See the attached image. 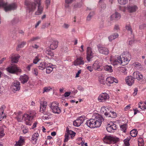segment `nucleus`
<instances>
[{"mask_svg":"<svg viewBox=\"0 0 146 146\" xmlns=\"http://www.w3.org/2000/svg\"><path fill=\"white\" fill-rule=\"evenodd\" d=\"M110 17L111 20H117L120 18V15L119 13L115 12V13L111 15Z\"/></svg>","mask_w":146,"mask_h":146,"instance_id":"23","label":"nucleus"},{"mask_svg":"<svg viewBox=\"0 0 146 146\" xmlns=\"http://www.w3.org/2000/svg\"><path fill=\"white\" fill-rule=\"evenodd\" d=\"M113 77H109L107 78L106 81L109 84H112L114 82L113 81Z\"/></svg>","mask_w":146,"mask_h":146,"instance_id":"34","label":"nucleus"},{"mask_svg":"<svg viewBox=\"0 0 146 146\" xmlns=\"http://www.w3.org/2000/svg\"><path fill=\"white\" fill-rule=\"evenodd\" d=\"M58 103L55 102L51 103L49 104V106L50 107L53 112L58 114H59L61 112V110L58 107Z\"/></svg>","mask_w":146,"mask_h":146,"instance_id":"6","label":"nucleus"},{"mask_svg":"<svg viewBox=\"0 0 146 146\" xmlns=\"http://www.w3.org/2000/svg\"><path fill=\"white\" fill-rule=\"evenodd\" d=\"M120 70L121 72L124 73L126 72V69L125 67H121L120 68Z\"/></svg>","mask_w":146,"mask_h":146,"instance_id":"52","label":"nucleus"},{"mask_svg":"<svg viewBox=\"0 0 146 146\" xmlns=\"http://www.w3.org/2000/svg\"><path fill=\"white\" fill-rule=\"evenodd\" d=\"M46 67V73L47 74H49L53 70V68L51 67L48 66Z\"/></svg>","mask_w":146,"mask_h":146,"instance_id":"41","label":"nucleus"},{"mask_svg":"<svg viewBox=\"0 0 146 146\" xmlns=\"http://www.w3.org/2000/svg\"><path fill=\"white\" fill-rule=\"evenodd\" d=\"M47 106V102L44 101L40 103V111L43 113L46 110V107Z\"/></svg>","mask_w":146,"mask_h":146,"instance_id":"20","label":"nucleus"},{"mask_svg":"<svg viewBox=\"0 0 146 146\" xmlns=\"http://www.w3.org/2000/svg\"><path fill=\"white\" fill-rule=\"evenodd\" d=\"M133 76L134 79H136L138 80H140L143 78L142 75L137 71L134 72Z\"/></svg>","mask_w":146,"mask_h":146,"instance_id":"19","label":"nucleus"},{"mask_svg":"<svg viewBox=\"0 0 146 146\" xmlns=\"http://www.w3.org/2000/svg\"><path fill=\"white\" fill-rule=\"evenodd\" d=\"M112 35L113 37L114 38V39H115L116 38H117L119 36L118 34L116 33H114Z\"/></svg>","mask_w":146,"mask_h":146,"instance_id":"57","label":"nucleus"},{"mask_svg":"<svg viewBox=\"0 0 146 146\" xmlns=\"http://www.w3.org/2000/svg\"><path fill=\"white\" fill-rule=\"evenodd\" d=\"M71 93L70 92H66L64 94V96L65 97L68 96Z\"/></svg>","mask_w":146,"mask_h":146,"instance_id":"64","label":"nucleus"},{"mask_svg":"<svg viewBox=\"0 0 146 146\" xmlns=\"http://www.w3.org/2000/svg\"><path fill=\"white\" fill-rule=\"evenodd\" d=\"M41 0H35V1L37 3L38 5V10L35 12V14L36 15H40L42 13L43 10V7L41 5Z\"/></svg>","mask_w":146,"mask_h":146,"instance_id":"14","label":"nucleus"},{"mask_svg":"<svg viewBox=\"0 0 146 146\" xmlns=\"http://www.w3.org/2000/svg\"><path fill=\"white\" fill-rule=\"evenodd\" d=\"M31 139L33 144H36V143L37 140V138L33 136Z\"/></svg>","mask_w":146,"mask_h":146,"instance_id":"50","label":"nucleus"},{"mask_svg":"<svg viewBox=\"0 0 146 146\" xmlns=\"http://www.w3.org/2000/svg\"><path fill=\"white\" fill-rule=\"evenodd\" d=\"M119 138L111 136H106L104 139V141L107 143H115L118 141Z\"/></svg>","mask_w":146,"mask_h":146,"instance_id":"10","label":"nucleus"},{"mask_svg":"<svg viewBox=\"0 0 146 146\" xmlns=\"http://www.w3.org/2000/svg\"><path fill=\"white\" fill-rule=\"evenodd\" d=\"M24 142L23 139L21 138H20L18 142H16L15 146H20Z\"/></svg>","mask_w":146,"mask_h":146,"instance_id":"39","label":"nucleus"},{"mask_svg":"<svg viewBox=\"0 0 146 146\" xmlns=\"http://www.w3.org/2000/svg\"><path fill=\"white\" fill-rule=\"evenodd\" d=\"M45 52L46 55H47V56H48V58L54 56L53 53L49 48H47Z\"/></svg>","mask_w":146,"mask_h":146,"instance_id":"27","label":"nucleus"},{"mask_svg":"<svg viewBox=\"0 0 146 146\" xmlns=\"http://www.w3.org/2000/svg\"><path fill=\"white\" fill-rule=\"evenodd\" d=\"M33 73L35 74L36 76H37L38 74V71L37 69L35 68L33 70Z\"/></svg>","mask_w":146,"mask_h":146,"instance_id":"61","label":"nucleus"},{"mask_svg":"<svg viewBox=\"0 0 146 146\" xmlns=\"http://www.w3.org/2000/svg\"><path fill=\"white\" fill-rule=\"evenodd\" d=\"M109 95L106 93H102L98 98V100L100 102H104L109 98Z\"/></svg>","mask_w":146,"mask_h":146,"instance_id":"11","label":"nucleus"},{"mask_svg":"<svg viewBox=\"0 0 146 146\" xmlns=\"http://www.w3.org/2000/svg\"><path fill=\"white\" fill-rule=\"evenodd\" d=\"M20 82L15 81L12 83L11 88L12 91L15 92L16 91H19L20 89Z\"/></svg>","mask_w":146,"mask_h":146,"instance_id":"9","label":"nucleus"},{"mask_svg":"<svg viewBox=\"0 0 146 146\" xmlns=\"http://www.w3.org/2000/svg\"><path fill=\"white\" fill-rule=\"evenodd\" d=\"M104 121L103 117L97 113L92 116V118L87 121L85 124L91 128L99 127Z\"/></svg>","mask_w":146,"mask_h":146,"instance_id":"1","label":"nucleus"},{"mask_svg":"<svg viewBox=\"0 0 146 146\" xmlns=\"http://www.w3.org/2000/svg\"><path fill=\"white\" fill-rule=\"evenodd\" d=\"M75 0H65V7L66 8H68L70 4H71Z\"/></svg>","mask_w":146,"mask_h":146,"instance_id":"29","label":"nucleus"},{"mask_svg":"<svg viewBox=\"0 0 146 146\" xmlns=\"http://www.w3.org/2000/svg\"><path fill=\"white\" fill-rule=\"evenodd\" d=\"M94 14V12H90L87 17L86 20L87 21H90L92 17Z\"/></svg>","mask_w":146,"mask_h":146,"instance_id":"35","label":"nucleus"},{"mask_svg":"<svg viewBox=\"0 0 146 146\" xmlns=\"http://www.w3.org/2000/svg\"><path fill=\"white\" fill-rule=\"evenodd\" d=\"M138 92V89L137 88H135L134 89V92L133 94L134 96H136Z\"/></svg>","mask_w":146,"mask_h":146,"instance_id":"59","label":"nucleus"},{"mask_svg":"<svg viewBox=\"0 0 146 146\" xmlns=\"http://www.w3.org/2000/svg\"><path fill=\"white\" fill-rule=\"evenodd\" d=\"M17 5L15 3H12L8 4L3 0H0V8H3L6 12L11 11H13L17 9Z\"/></svg>","mask_w":146,"mask_h":146,"instance_id":"3","label":"nucleus"},{"mask_svg":"<svg viewBox=\"0 0 146 146\" xmlns=\"http://www.w3.org/2000/svg\"><path fill=\"white\" fill-rule=\"evenodd\" d=\"M20 80L22 83L24 84L27 82L28 80L29 77L26 75L21 76L20 78Z\"/></svg>","mask_w":146,"mask_h":146,"instance_id":"24","label":"nucleus"},{"mask_svg":"<svg viewBox=\"0 0 146 146\" xmlns=\"http://www.w3.org/2000/svg\"><path fill=\"white\" fill-rule=\"evenodd\" d=\"M73 125L75 126L76 127H79L80 125L78 124V123L77 121H76V120L74 121Z\"/></svg>","mask_w":146,"mask_h":146,"instance_id":"55","label":"nucleus"},{"mask_svg":"<svg viewBox=\"0 0 146 146\" xmlns=\"http://www.w3.org/2000/svg\"><path fill=\"white\" fill-rule=\"evenodd\" d=\"M30 2L27 0L25 1V5L27 6L29 12H33L36 9L37 3L35 2Z\"/></svg>","mask_w":146,"mask_h":146,"instance_id":"5","label":"nucleus"},{"mask_svg":"<svg viewBox=\"0 0 146 146\" xmlns=\"http://www.w3.org/2000/svg\"><path fill=\"white\" fill-rule=\"evenodd\" d=\"M125 146H128L129 145V140H127L125 139L124 141Z\"/></svg>","mask_w":146,"mask_h":146,"instance_id":"51","label":"nucleus"},{"mask_svg":"<svg viewBox=\"0 0 146 146\" xmlns=\"http://www.w3.org/2000/svg\"><path fill=\"white\" fill-rule=\"evenodd\" d=\"M50 0H46L45 1V3L46 6H47V8L50 5Z\"/></svg>","mask_w":146,"mask_h":146,"instance_id":"60","label":"nucleus"},{"mask_svg":"<svg viewBox=\"0 0 146 146\" xmlns=\"http://www.w3.org/2000/svg\"><path fill=\"white\" fill-rule=\"evenodd\" d=\"M20 56L19 55H15L14 54H12L9 57L12 63H17L18 62Z\"/></svg>","mask_w":146,"mask_h":146,"instance_id":"15","label":"nucleus"},{"mask_svg":"<svg viewBox=\"0 0 146 146\" xmlns=\"http://www.w3.org/2000/svg\"><path fill=\"white\" fill-rule=\"evenodd\" d=\"M139 29H146V24H142L139 26Z\"/></svg>","mask_w":146,"mask_h":146,"instance_id":"49","label":"nucleus"},{"mask_svg":"<svg viewBox=\"0 0 146 146\" xmlns=\"http://www.w3.org/2000/svg\"><path fill=\"white\" fill-rule=\"evenodd\" d=\"M99 81L101 84H105V79L103 77L100 76L99 78Z\"/></svg>","mask_w":146,"mask_h":146,"instance_id":"37","label":"nucleus"},{"mask_svg":"<svg viewBox=\"0 0 146 146\" xmlns=\"http://www.w3.org/2000/svg\"><path fill=\"white\" fill-rule=\"evenodd\" d=\"M5 108V107L4 106H2L0 108V115H1L3 114L4 112V109Z\"/></svg>","mask_w":146,"mask_h":146,"instance_id":"44","label":"nucleus"},{"mask_svg":"<svg viewBox=\"0 0 146 146\" xmlns=\"http://www.w3.org/2000/svg\"><path fill=\"white\" fill-rule=\"evenodd\" d=\"M117 127L115 124L111 122L108 124L106 127L107 131L109 132H113V131L116 129Z\"/></svg>","mask_w":146,"mask_h":146,"instance_id":"17","label":"nucleus"},{"mask_svg":"<svg viewBox=\"0 0 146 146\" xmlns=\"http://www.w3.org/2000/svg\"><path fill=\"white\" fill-rule=\"evenodd\" d=\"M39 59L37 57H36L34 59L33 61V62L35 64H36L39 61Z\"/></svg>","mask_w":146,"mask_h":146,"instance_id":"54","label":"nucleus"},{"mask_svg":"<svg viewBox=\"0 0 146 146\" xmlns=\"http://www.w3.org/2000/svg\"><path fill=\"white\" fill-rule=\"evenodd\" d=\"M19 21L18 18H15L13 19L11 22L13 24H15L18 23Z\"/></svg>","mask_w":146,"mask_h":146,"instance_id":"43","label":"nucleus"},{"mask_svg":"<svg viewBox=\"0 0 146 146\" xmlns=\"http://www.w3.org/2000/svg\"><path fill=\"white\" fill-rule=\"evenodd\" d=\"M84 61L83 60V58L82 57H80L76 59L74 61V65L76 66L80 64H84Z\"/></svg>","mask_w":146,"mask_h":146,"instance_id":"22","label":"nucleus"},{"mask_svg":"<svg viewBox=\"0 0 146 146\" xmlns=\"http://www.w3.org/2000/svg\"><path fill=\"white\" fill-rule=\"evenodd\" d=\"M4 135V131L2 128H0V136H3Z\"/></svg>","mask_w":146,"mask_h":146,"instance_id":"56","label":"nucleus"},{"mask_svg":"<svg viewBox=\"0 0 146 146\" xmlns=\"http://www.w3.org/2000/svg\"><path fill=\"white\" fill-rule=\"evenodd\" d=\"M69 25L64 23L63 26V27L65 29H67L69 27Z\"/></svg>","mask_w":146,"mask_h":146,"instance_id":"62","label":"nucleus"},{"mask_svg":"<svg viewBox=\"0 0 146 146\" xmlns=\"http://www.w3.org/2000/svg\"><path fill=\"white\" fill-rule=\"evenodd\" d=\"M48 64L44 62H41L38 66L39 69L43 70L48 66Z\"/></svg>","mask_w":146,"mask_h":146,"instance_id":"25","label":"nucleus"},{"mask_svg":"<svg viewBox=\"0 0 146 146\" xmlns=\"http://www.w3.org/2000/svg\"><path fill=\"white\" fill-rule=\"evenodd\" d=\"M26 42H22L21 44L18 45L17 47V50H18V49L19 48H22L26 44Z\"/></svg>","mask_w":146,"mask_h":146,"instance_id":"40","label":"nucleus"},{"mask_svg":"<svg viewBox=\"0 0 146 146\" xmlns=\"http://www.w3.org/2000/svg\"><path fill=\"white\" fill-rule=\"evenodd\" d=\"M69 133H66L65 135V139L64 140V141L65 142H67L68 141V140L69 138Z\"/></svg>","mask_w":146,"mask_h":146,"instance_id":"47","label":"nucleus"},{"mask_svg":"<svg viewBox=\"0 0 146 146\" xmlns=\"http://www.w3.org/2000/svg\"><path fill=\"white\" fill-rule=\"evenodd\" d=\"M93 67L94 68L97 70H101L100 67L101 66V64L98 63V61H95L94 64H93Z\"/></svg>","mask_w":146,"mask_h":146,"instance_id":"26","label":"nucleus"},{"mask_svg":"<svg viewBox=\"0 0 146 146\" xmlns=\"http://www.w3.org/2000/svg\"><path fill=\"white\" fill-rule=\"evenodd\" d=\"M58 42L57 40L52 41L50 44V49L52 50H54L56 49L58 46Z\"/></svg>","mask_w":146,"mask_h":146,"instance_id":"21","label":"nucleus"},{"mask_svg":"<svg viewBox=\"0 0 146 146\" xmlns=\"http://www.w3.org/2000/svg\"><path fill=\"white\" fill-rule=\"evenodd\" d=\"M133 78L131 76L127 77L125 79L127 84L129 86H131L134 83Z\"/></svg>","mask_w":146,"mask_h":146,"instance_id":"18","label":"nucleus"},{"mask_svg":"<svg viewBox=\"0 0 146 146\" xmlns=\"http://www.w3.org/2000/svg\"><path fill=\"white\" fill-rule=\"evenodd\" d=\"M119 3L121 5H125L128 3V0H118Z\"/></svg>","mask_w":146,"mask_h":146,"instance_id":"38","label":"nucleus"},{"mask_svg":"<svg viewBox=\"0 0 146 146\" xmlns=\"http://www.w3.org/2000/svg\"><path fill=\"white\" fill-rule=\"evenodd\" d=\"M104 69L105 70L110 72H112L113 71L112 66H111L106 65L104 67Z\"/></svg>","mask_w":146,"mask_h":146,"instance_id":"31","label":"nucleus"},{"mask_svg":"<svg viewBox=\"0 0 146 146\" xmlns=\"http://www.w3.org/2000/svg\"><path fill=\"white\" fill-rule=\"evenodd\" d=\"M81 5L79 3H76L74 5V7L75 8H78L80 7Z\"/></svg>","mask_w":146,"mask_h":146,"instance_id":"58","label":"nucleus"},{"mask_svg":"<svg viewBox=\"0 0 146 146\" xmlns=\"http://www.w3.org/2000/svg\"><path fill=\"white\" fill-rule=\"evenodd\" d=\"M23 116L21 113H18L16 118L19 122H21L23 120Z\"/></svg>","mask_w":146,"mask_h":146,"instance_id":"32","label":"nucleus"},{"mask_svg":"<svg viewBox=\"0 0 146 146\" xmlns=\"http://www.w3.org/2000/svg\"><path fill=\"white\" fill-rule=\"evenodd\" d=\"M51 89V88H50V87H45L44 88L43 93L44 92H48L50 91Z\"/></svg>","mask_w":146,"mask_h":146,"instance_id":"48","label":"nucleus"},{"mask_svg":"<svg viewBox=\"0 0 146 146\" xmlns=\"http://www.w3.org/2000/svg\"><path fill=\"white\" fill-rule=\"evenodd\" d=\"M98 48L99 53L100 54L105 55H107L109 54V50L105 47L98 45Z\"/></svg>","mask_w":146,"mask_h":146,"instance_id":"13","label":"nucleus"},{"mask_svg":"<svg viewBox=\"0 0 146 146\" xmlns=\"http://www.w3.org/2000/svg\"><path fill=\"white\" fill-rule=\"evenodd\" d=\"M85 116H81L78 119L76 120V121L78 123V124L80 125L81 124L83 123L85 119Z\"/></svg>","mask_w":146,"mask_h":146,"instance_id":"28","label":"nucleus"},{"mask_svg":"<svg viewBox=\"0 0 146 146\" xmlns=\"http://www.w3.org/2000/svg\"><path fill=\"white\" fill-rule=\"evenodd\" d=\"M131 108L130 105H129L127 106L124 109L125 111H127L129 109Z\"/></svg>","mask_w":146,"mask_h":146,"instance_id":"63","label":"nucleus"},{"mask_svg":"<svg viewBox=\"0 0 146 146\" xmlns=\"http://www.w3.org/2000/svg\"><path fill=\"white\" fill-rule=\"evenodd\" d=\"M121 130L124 133H125L126 131L127 124H125L120 126Z\"/></svg>","mask_w":146,"mask_h":146,"instance_id":"36","label":"nucleus"},{"mask_svg":"<svg viewBox=\"0 0 146 146\" xmlns=\"http://www.w3.org/2000/svg\"><path fill=\"white\" fill-rule=\"evenodd\" d=\"M135 66L137 68H140L141 67L140 64L138 62L135 63Z\"/></svg>","mask_w":146,"mask_h":146,"instance_id":"53","label":"nucleus"},{"mask_svg":"<svg viewBox=\"0 0 146 146\" xmlns=\"http://www.w3.org/2000/svg\"><path fill=\"white\" fill-rule=\"evenodd\" d=\"M7 70L9 72L14 74L16 72H21V70L16 65H14L9 66L7 68Z\"/></svg>","mask_w":146,"mask_h":146,"instance_id":"7","label":"nucleus"},{"mask_svg":"<svg viewBox=\"0 0 146 146\" xmlns=\"http://www.w3.org/2000/svg\"><path fill=\"white\" fill-rule=\"evenodd\" d=\"M137 131L136 130L133 129L130 132V134L132 137H135L137 135Z\"/></svg>","mask_w":146,"mask_h":146,"instance_id":"33","label":"nucleus"},{"mask_svg":"<svg viewBox=\"0 0 146 146\" xmlns=\"http://www.w3.org/2000/svg\"><path fill=\"white\" fill-rule=\"evenodd\" d=\"M66 131H67V133H69V135H71L72 138L74 137L75 135V133L73 131L71 130H69L68 127H67Z\"/></svg>","mask_w":146,"mask_h":146,"instance_id":"30","label":"nucleus"},{"mask_svg":"<svg viewBox=\"0 0 146 146\" xmlns=\"http://www.w3.org/2000/svg\"><path fill=\"white\" fill-rule=\"evenodd\" d=\"M126 29L131 34H132V31L131 26L129 25H126Z\"/></svg>","mask_w":146,"mask_h":146,"instance_id":"42","label":"nucleus"},{"mask_svg":"<svg viewBox=\"0 0 146 146\" xmlns=\"http://www.w3.org/2000/svg\"><path fill=\"white\" fill-rule=\"evenodd\" d=\"M141 140L140 141L141 142L140 143H139L138 144L139 146H143V140L141 138H139V139L138 142H139L140 141H139Z\"/></svg>","mask_w":146,"mask_h":146,"instance_id":"45","label":"nucleus"},{"mask_svg":"<svg viewBox=\"0 0 146 146\" xmlns=\"http://www.w3.org/2000/svg\"><path fill=\"white\" fill-rule=\"evenodd\" d=\"M86 58L88 62L91 61V59L92 58L94 55V53L92 52V48L90 47H88L87 48L86 50Z\"/></svg>","mask_w":146,"mask_h":146,"instance_id":"12","label":"nucleus"},{"mask_svg":"<svg viewBox=\"0 0 146 146\" xmlns=\"http://www.w3.org/2000/svg\"><path fill=\"white\" fill-rule=\"evenodd\" d=\"M131 55L128 52H125L120 56H118L117 59L114 60L112 62L114 66L121 64L124 66L128 64L131 59Z\"/></svg>","mask_w":146,"mask_h":146,"instance_id":"2","label":"nucleus"},{"mask_svg":"<svg viewBox=\"0 0 146 146\" xmlns=\"http://www.w3.org/2000/svg\"><path fill=\"white\" fill-rule=\"evenodd\" d=\"M114 30L115 31H118L119 30V27L118 25H115L114 28Z\"/></svg>","mask_w":146,"mask_h":146,"instance_id":"46","label":"nucleus"},{"mask_svg":"<svg viewBox=\"0 0 146 146\" xmlns=\"http://www.w3.org/2000/svg\"><path fill=\"white\" fill-rule=\"evenodd\" d=\"M106 108L105 107H102L101 108V110L104 112V115L108 117H111L112 118H115L117 116V114L113 111H110V112H108L107 111V110L106 109Z\"/></svg>","mask_w":146,"mask_h":146,"instance_id":"8","label":"nucleus"},{"mask_svg":"<svg viewBox=\"0 0 146 146\" xmlns=\"http://www.w3.org/2000/svg\"><path fill=\"white\" fill-rule=\"evenodd\" d=\"M36 114L35 113L33 112L30 113L29 114H25L23 116V120L25 121L27 125H30L32 123V120L35 117Z\"/></svg>","mask_w":146,"mask_h":146,"instance_id":"4","label":"nucleus"},{"mask_svg":"<svg viewBox=\"0 0 146 146\" xmlns=\"http://www.w3.org/2000/svg\"><path fill=\"white\" fill-rule=\"evenodd\" d=\"M126 9L129 13H133L138 9V7L135 5H128L126 7Z\"/></svg>","mask_w":146,"mask_h":146,"instance_id":"16","label":"nucleus"}]
</instances>
